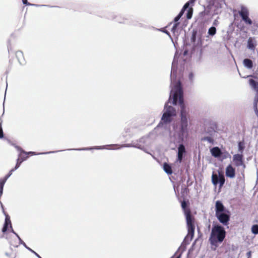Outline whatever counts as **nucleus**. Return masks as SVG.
<instances>
[{"instance_id":"obj_1","label":"nucleus","mask_w":258,"mask_h":258,"mask_svg":"<svg viewBox=\"0 0 258 258\" xmlns=\"http://www.w3.org/2000/svg\"><path fill=\"white\" fill-rule=\"evenodd\" d=\"M175 60L174 59L171 72V91L169 101H172V104L176 105L179 104L180 107V122L179 127L174 128L173 134H171L175 141L181 142L183 141L184 137L188 135V109L186 108L184 103L182 96V90L180 82L176 76L175 69Z\"/></svg>"},{"instance_id":"obj_2","label":"nucleus","mask_w":258,"mask_h":258,"mask_svg":"<svg viewBox=\"0 0 258 258\" xmlns=\"http://www.w3.org/2000/svg\"><path fill=\"white\" fill-rule=\"evenodd\" d=\"M215 216L223 225H228L230 220L229 215L225 212V208L223 204L219 201L215 204Z\"/></svg>"},{"instance_id":"obj_3","label":"nucleus","mask_w":258,"mask_h":258,"mask_svg":"<svg viewBox=\"0 0 258 258\" xmlns=\"http://www.w3.org/2000/svg\"><path fill=\"white\" fill-rule=\"evenodd\" d=\"M226 231L224 228L220 225H214L212 229L210 238L212 244L217 241L222 242L225 237Z\"/></svg>"},{"instance_id":"obj_4","label":"nucleus","mask_w":258,"mask_h":258,"mask_svg":"<svg viewBox=\"0 0 258 258\" xmlns=\"http://www.w3.org/2000/svg\"><path fill=\"white\" fill-rule=\"evenodd\" d=\"M181 206L184 211L188 228V234L187 235V237L192 239L194 235L195 230L194 219L191 217L190 211L186 209V204L185 202H182Z\"/></svg>"},{"instance_id":"obj_5","label":"nucleus","mask_w":258,"mask_h":258,"mask_svg":"<svg viewBox=\"0 0 258 258\" xmlns=\"http://www.w3.org/2000/svg\"><path fill=\"white\" fill-rule=\"evenodd\" d=\"M176 115V111L173 107L168 105V103L165 105L164 112L162 117V121L164 123L170 122L172 117Z\"/></svg>"},{"instance_id":"obj_6","label":"nucleus","mask_w":258,"mask_h":258,"mask_svg":"<svg viewBox=\"0 0 258 258\" xmlns=\"http://www.w3.org/2000/svg\"><path fill=\"white\" fill-rule=\"evenodd\" d=\"M212 181L214 185H216L219 183L220 187H221L225 182V177L222 174L219 173V175L213 174L212 176Z\"/></svg>"},{"instance_id":"obj_7","label":"nucleus","mask_w":258,"mask_h":258,"mask_svg":"<svg viewBox=\"0 0 258 258\" xmlns=\"http://www.w3.org/2000/svg\"><path fill=\"white\" fill-rule=\"evenodd\" d=\"M233 161L236 166H242L244 169L245 166L243 161V156L241 154H235L233 156Z\"/></svg>"},{"instance_id":"obj_8","label":"nucleus","mask_w":258,"mask_h":258,"mask_svg":"<svg viewBox=\"0 0 258 258\" xmlns=\"http://www.w3.org/2000/svg\"><path fill=\"white\" fill-rule=\"evenodd\" d=\"M185 153V149L183 145L180 144L178 147V153H177V162H178L179 163L181 162V161L183 158V155Z\"/></svg>"},{"instance_id":"obj_9","label":"nucleus","mask_w":258,"mask_h":258,"mask_svg":"<svg viewBox=\"0 0 258 258\" xmlns=\"http://www.w3.org/2000/svg\"><path fill=\"white\" fill-rule=\"evenodd\" d=\"M226 176L230 178H233L235 176V170L231 165H229L226 168Z\"/></svg>"},{"instance_id":"obj_10","label":"nucleus","mask_w":258,"mask_h":258,"mask_svg":"<svg viewBox=\"0 0 258 258\" xmlns=\"http://www.w3.org/2000/svg\"><path fill=\"white\" fill-rule=\"evenodd\" d=\"M210 152L212 155L215 158H220L222 154V152L219 148L217 147H213L210 149Z\"/></svg>"},{"instance_id":"obj_11","label":"nucleus","mask_w":258,"mask_h":258,"mask_svg":"<svg viewBox=\"0 0 258 258\" xmlns=\"http://www.w3.org/2000/svg\"><path fill=\"white\" fill-rule=\"evenodd\" d=\"M16 148H17V150H20L24 154H25L26 155H31V156L36 155H40V154H50V153H54L55 152L54 151H52V152H45V153H36L34 152H27L24 151L21 148H19L18 147H16Z\"/></svg>"},{"instance_id":"obj_12","label":"nucleus","mask_w":258,"mask_h":258,"mask_svg":"<svg viewBox=\"0 0 258 258\" xmlns=\"http://www.w3.org/2000/svg\"><path fill=\"white\" fill-rule=\"evenodd\" d=\"M16 55L20 64H24L25 63V60L24 57L23 53L21 51H17Z\"/></svg>"},{"instance_id":"obj_13","label":"nucleus","mask_w":258,"mask_h":258,"mask_svg":"<svg viewBox=\"0 0 258 258\" xmlns=\"http://www.w3.org/2000/svg\"><path fill=\"white\" fill-rule=\"evenodd\" d=\"M9 225H10L11 227H12L10 218L8 215H7L5 219V225L2 230L3 232H5L7 230Z\"/></svg>"},{"instance_id":"obj_14","label":"nucleus","mask_w":258,"mask_h":258,"mask_svg":"<svg viewBox=\"0 0 258 258\" xmlns=\"http://www.w3.org/2000/svg\"><path fill=\"white\" fill-rule=\"evenodd\" d=\"M243 65L246 68L250 69L252 68L253 66L252 61L248 58L244 59L243 60Z\"/></svg>"},{"instance_id":"obj_15","label":"nucleus","mask_w":258,"mask_h":258,"mask_svg":"<svg viewBox=\"0 0 258 258\" xmlns=\"http://www.w3.org/2000/svg\"><path fill=\"white\" fill-rule=\"evenodd\" d=\"M163 170L167 174H171L172 170L171 166L167 163H165L163 164Z\"/></svg>"},{"instance_id":"obj_16","label":"nucleus","mask_w":258,"mask_h":258,"mask_svg":"<svg viewBox=\"0 0 258 258\" xmlns=\"http://www.w3.org/2000/svg\"><path fill=\"white\" fill-rule=\"evenodd\" d=\"M247 47L251 50H253L255 48L254 40L252 38H249L247 41Z\"/></svg>"},{"instance_id":"obj_17","label":"nucleus","mask_w":258,"mask_h":258,"mask_svg":"<svg viewBox=\"0 0 258 258\" xmlns=\"http://www.w3.org/2000/svg\"><path fill=\"white\" fill-rule=\"evenodd\" d=\"M239 14L241 18L248 16V11L247 8L242 7Z\"/></svg>"},{"instance_id":"obj_18","label":"nucleus","mask_w":258,"mask_h":258,"mask_svg":"<svg viewBox=\"0 0 258 258\" xmlns=\"http://www.w3.org/2000/svg\"><path fill=\"white\" fill-rule=\"evenodd\" d=\"M249 85L252 87L254 90H255L258 93V84L253 80L250 79L249 80Z\"/></svg>"},{"instance_id":"obj_19","label":"nucleus","mask_w":258,"mask_h":258,"mask_svg":"<svg viewBox=\"0 0 258 258\" xmlns=\"http://www.w3.org/2000/svg\"><path fill=\"white\" fill-rule=\"evenodd\" d=\"M109 145L104 146H97L94 148H84L82 149H78L79 150H89L92 149H96V150H101V149H108L106 147L109 146Z\"/></svg>"},{"instance_id":"obj_20","label":"nucleus","mask_w":258,"mask_h":258,"mask_svg":"<svg viewBox=\"0 0 258 258\" xmlns=\"http://www.w3.org/2000/svg\"><path fill=\"white\" fill-rule=\"evenodd\" d=\"M122 147H134L135 148H137L138 149H141L146 153H148L145 149L141 145H131L130 144H126L125 145L122 146Z\"/></svg>"},{"instance_id":"obj_21","label":"nucleus","mask_w":258,"mask_h":258,"mask_svg":"<svg viewBox=\"0 0 258 258\" xmlns=\"http://www.w3.org/2000/svg\"><path fill=\"white\" fill-rule=\"evenodd\" d=\"M208 34L211 36H214L216 33V29L215 27H211L208 30Z\"/></svg>"},{"instance_id":"obj_22","label":"nucleus","mask_w":258,"mask_h":258,"mask_svg":"<svg viewBox=\"0 0 258 258\" xmlns=\"http://www.w3.org/2000/svg\"><path fill=\"white\" fill-rule=\"evenodd\" d=\"M26 160V158H22L21 160L20 159V158H18L17 161V163H16V166H15V168L14 169V170L17 169L20 167L21 163Z\"/></svg>"},{"instance_id":"obj_23","label":"nucleus","mask_w":258,"mask_h":258,"mask_svg":"<svg viewBox=\"0 0 258 258\" xmlns=\"http://www.w3.org/2000/svg\"><path fill=\"white\" fill-rule=\"evenodd\" d=\"M6 181L5 179L0 180V196L3 194V187Z\"/></svg>"},{"instance_id":"obj_24","label":"nucleus","mask_w":258,"mask_h":258,"mask_svg":"<svg viewBox=\"0 0 258 258\" xmlns=\"http://www.w3.org/2000/svg\"><path fill=\"white\" fill-rule=\"evenodd\" d=\"M220 157L221 158V160L222 161L228 158H230L231 156L227 152H226L224 153L222 152V154L221 155Z\"/></svg>"},{"instance_id":"obj_25","label":"nucleus","mask_w":258,"mask_h":258,"mask_svg":"<svg viewBox=\"0 0 258 258\" xmlns=\"http://www.w3.org/2000/svg\"><path fill=\"white\" fill-rule=\"evenodd\" d=\"M251 232L256 235L258 234V225L255 224L253 225L251 228Z\"/></svg>"},{"instance_id":"obj_26","label":"nucleus","mask_w":258,"mask_h":258,"mask_svg":"<svg viewBox=\"0 0 258 258\" xmlns=\"http://www.w3.org/2000/svg\"><path fill=\"white\" fill-rule=\"evenodd\" d=\"M242 19L246 24L248 25H251L252 24V21L249 18L248 16L242 17Z\"/></svg>"},{"instance_id":"obj_27","label":"nucleus","mask_w":258,"mask_h":258,"mask_svg":"<svg viewBox=\"0 0 258 258\" xmlns=\"http://www.w3.org/2000/svg\"><path fill=\"white\" fill-rule=\"evenodd\" d=\"M12 232H13V233H14L16 235V236L17 237L18 239V240H19V243H20H20L22 244H23V245H24V246L27 248V247H27V245H26L25 243L24 242H23V241L21 240V239L20 238V237L19 236V235H18L16 233H15V232L14 231V230H12Z\"/></svg>"},{"instance_id":"obj_28","label":"nucleus","mask_w":258,"mask_h":258,"mask_svg":"<svg viewBox=\"0 0 258 258\" xmlns=\"http://www.w3.org/2000/svg\"><path fill=\"white\" fill-rule=\"evenodd\" d=\"M196 0H190L188 2H187L184 6V9H187L189 6V5H193Z\"/></svg>"},{"instance_id":"obj_29","label":"nucleus","mask_w":258,"mask_h":258,"mask_svg":"<svg viewBox=\"0 0 258 258\" xmlns=\"http://www.w3.org/2000/svg\"><path fill=\"white\" fill-rule=\"evenodd\" d=\"M192 9L191 8H190L188 10V12L187 13V18L188 19H190L192 17Z\"/></svg>"},{"instance_id":"obj_30","label":"nucleus","mask_w":258,"mask_h":258,"mask_svg":"<svg viewBox=\"0 0 258 258\" xmlns=\"http://www.w3.org/2000/svg\"><path fill=\"white\" fill-rule=\"evenodd\" d=\"M203 140L204 141H207L209 143L213 142V139L210 137H205L203 139Z\"/></svg>"},{"instance_id":"obj_31","label":"nucleus","mask_w":258,"mask_h":258,"mask_svg":"<svg viewBox=\"0 0 258 258\" xmlns=\"http://www.w3.org/2000/svg\"><path fill=\"white\" fill-rule=\"evenodd\" d=\"M20 153H19V158H20V159L21 160L22 158H26V159L28 158L27 156H26V157H24L23 156L22 154L23 153V152H22L20 150H18Z\"/></svg>"},{"instance_id":"obj_32","label":"nucleus","mask_w":258,"mask_h":258,"mask_svg":"<svg viewBox=\"0 0 258 258\" xmlns=\"http://www.w3.org/2000/svg\"><path fill=\"white\" fill-rule=\"evenodd\" d=\"M186 9H184V6H183L182 10L181 11V12L179 13V14L177 15L178 17H179L180 18L181 17V16L183 15V13H184V11L186 10Z\"/></svg>"},{"instance_id":"obj_33","label":"nucleus","mask_w":258,"mask_h":258,"mask_svg":"<svg viewBox=\"0 0 258 258\" xmlns=\"http://www.w3.org/2000/svg\"><path fill=\"white\" fill-rule=\"evenodd\" d=\"M14 171V169H12L11 170H10L9 174L5 177V179H6V180H7V179L12 175V174Z\"/></svg>"},{"instance_id":"obj_34","label":"nucleus","mask_w":258,"mask_h":258,"mask_svg":"<svg viewBox=\"0 0 258 258\" xmlns=\"http://www.w3.org/2000/svg\"><path fill=\"white\" fill-rule=\"evenodd\" d=\"M19 244H20V243H19V241L17 242H11V245H13L14 247H18Z\"/></svg>"},{"instance_id":"obj_35","label":"nucleus","mask_w":258,"mask_h":258,"mask_svg":"<svg viewBox=\"0 0 258 258\" xmlns=\"http://www.w3.org/2000/svg\"><path fill=\"white\" fill-rule=\"evenodd\" d=\"M3 131L2 130V127L0 126V139L3 138Z\"/></svg>"},{"instance_id":"obj_36","label":"nucleus","mask_w":258,"mask_h":258,"mask_svg":"<svg viewBox=\"0 0 258 258\" xmlns=\"http://www.w3.org/2000/svg\"><path fill=\"white\" fill-rule=\"evenodd\" d=\"M177 25H178V23H175L174 24V25L173 26L172 28V31H174L176 29Z\"/></svg>"},{"instance_id":"obj_37","label":"nucleus","mask_w":258,"mask_h":258,"mask_svg":"<svg viewBox=\"0 0 258 258\" xmlns=\"http://www.w3.org/2000/svg\"><path fill=\"white\" fill-rule=\"evenodd\" d=\"M238 148H239V151H242V147L241 146V143H239V145H238Z\"/></svg>"},{"instance_id":"obj_38","label":"nucleus","mask_w":258,"mask_h":258,"mask_svg":"<svg viewBox=\"0 0 258 258\" xmlns=\"http://www.w3.org/2000/svg\"><path fill=\"white\" fill-rule=\"evenodd\" d=\"M180 17H178V16H177L175 18H174V21L175 22H177L179 19H180Z\"/></svg>"},{"instance_id":"obj_39","label":"nucleus","mask_w":258,"mask_h":258,"mask_svg":"<svg viewBox=\"0 0 258 258\" xmlns=\"http://www.w3.org/2000/svg\"><path fill=\"white\" fill-rule=\"evenodd\" d=\"M34 253L38 257V258H42L38 253H37L36 252H34Z\"/></svg>"},{"instance_id":"obj_40","label":"nucleus","mask_w":258,"mask_h":258,"mask_svg":"<svg viewBox=\"0 0 258 258\" xmlns=\"http://www.w3.org/2000/svg\"><path fill=\"white\" fill-rule=\"evenodd\" d=\"M27 249H28L29 250H30V251L32 252L33 253H34V251L32 249H31L29 247H27Z\"/></svg>"},{"instance_id":"obj_41","label":"nucleus","mask_w":258,"mask_h":258,"mask_svg":"<svg viewBox=\"0 0 258 258\" xmlns=\"http://www.w3.org/2000/svg\"><path fill=\"white\" fill-rule=\"evenodd\" d=\"M247 254H248V258H250L251 253L250 251L247 252Z\"/></svg>"},{"instance_id":"obj_42","label":"nucleus","mask_w":258,"mask_h":258,"mask_svg":"<svg viewBox=\"0 0 258 258\" xmlns=\"http://www.w3.org/2000/svg\"><path fill=\"white\" fill-rule=\"evenodd\" d=\"M192 77H193V75H192V74H190L189 75V78H190V79H191Z\"/></svg>"},{"instance_id":"obj_43","label":"nucleus","mask_w":258,"mask_h":258,"mask_svg":"<svg viewBox=\"0 0 258 258\" xmlns=\"http://www.w3.org/2000/svg\"><path fill=\"white\" fill-rule=\"evenodd\" d=\"M165 33H166V34H167V35H168L169 36H170L169 33L167 32V31H164Z\"/></svg>"},{"instance_id":"obj_44","label":"nucleus","mask_w":258,"mask_h":258,"mask_svg":"<svg viewBox=\"0 0 258 258\" xmlns=\"http://www.w3.org/2000/svg\"><path fill=\"white\" fill-rule=\"evenodd\" d=\"M23 3H24V4H27V1H26V0L24 1H23Z\"/></svg>"},{"instance_id":"obj_45","label":"nucleus","mask_w":258,"mask_h":258,"mask_svg":"<svg viewBox=\"0 0 258 258\" xmlns=\"http://www.w3.org/2000/svg\"><path fill=\"white\" fill-rule=\"evenodd\" d=\"M176 258H180V255L178 256Z\"/></svg>"}]
</instances>
